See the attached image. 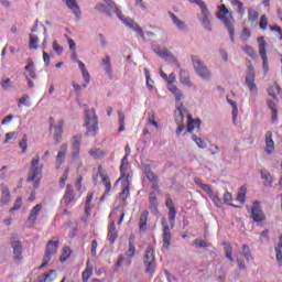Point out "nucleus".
Segmentation results:
<instances>
[{
    "mask_svg": "<svg viewBox=\"0 0 282 282\" xmlns=\"http://www.w3.org/2000/svg\"><path fill=\"white\" fill-rule=\"evenodd\" d=\"M175 122L177 124L176 135H181L183 133L184 129H186V124L188 133H193V131L199 127V122L193 120V117L184 109L183 105L176 107Z\"/></svg>",
    "mask_w": 282,
    "mask_h": 282,
    "instance_id": "1",
    "label": "nucleus"
},
{
    "mask_svg": "<svg viewBox=\"0 0 282 282\" xmlns=\"http://www.w3.org/2000/svg\"><path fill=\"white\" fill-rule=\"evenodd\" d=\"M217 19L223 23L226 30L229 33L231 42L235 43V18L230 10L226 7V4L218 6V10L216 12Z\"/></svg>",
    "mask_w": 282,
    "mask_h": 282,
    "instance_id": "2",
    "label": "nucleus"
},
{
    "mask_svg": "<svg viewBox=\"0 0 282 282\" xmlns=\"http://www.w3.org/2000/svg\"><path fill=\"white\" fill-rule=\"evenodd\" d=\"M110 224L108 226V240L110 243H116L118 239V230H116V221L118 226L124 220V212H121L118 208H115L109 216Z\"/></svg>",
    "mask_w": 282,
    "mask_h": 282,
    "instance_id": "3",
    "label": "nucleus"
},
{
    "mask_svg": "<svg viewBox=\"0 0 282 282\" xmlns=\"http://www.w3.org/2000/svg\"><path fill=\"white\" fill-rule=\"evenodd\" d=\"M192 3L198 6L200 8V13L198 15V21L204 30L207 32H213V14H210V10H208V6L203 0H192Z\"/></svg>",
    "mask_w": 282,
    "mask_h": 282,
    "instance_id": "4",
    "label": "nucleus"
},
{
    "mask_svg": "<svg viewBox=\"0 0 282 282\" xmlns=\"http://www.w3.org/2000/svg\"><path fill=\"white\" fill-rule=\"evenodd\" d=\"M159 74L161 78L165 80L166 87L169 91H171V94L174 95L175 100L177 102L184 100V94H182V90L177 88V86H175V82L177 80V75H175V73H171L170 75H166V73H164V70L162 69L159 70Z\"/></svg>",
    "mask_w": 282,
    "mask_h": 282,
    "instance_id": "5",
    "label": "nucleus"
},
{
    "mask_svg": "<svg viewBox=\"0 0 282 282\" xmlns=\"http://www.w3.org/2000/svg\"><path fill=\"white\" fill-rule=\"evenodd\" d=\"M110 8L111 10H113V13L118 17V19H120V21H122L127 25V28H130V30L137 32L141 41H144V30L140 28V25H138L133 21V19L124 17V14H122V11H120V9L117 8L116 3H110Z\"/></svg>",
    "mask_w": 282,
    "mask_h": 282,
    "instance_id": "6",
    "label": "nucleus"
},
{
    "mask_svg": "<svg viewBox=\"0 0 282 282\" xmlns=\"http://www.w3.org/2000/svg\"><path fill=\"white\" fill-rule=\"evenodd\" d=\"M192 63L195 70L196 76L202 78V80H210L213 78V73L208 68V66L204 65V62L197 55L192 56Z\"/></svg>",
    "mask_w": 282,
    "mask_h": 282,
    "instance_id": "7",
    "label": "nucleus"
},
{
    "mask_svg": "<svg viewBox=\"0 0 282 282\" xmlns=\"http://www.w3.org/2000/svg\"><path fill=\"white\" fill-rule=\"evenodd\" d=\"M143 264L145 268V274L153 276V274H155V249L152 246H149L145 249V253L143 256Z\"/></svg>",
    "mask_w": 282,
    "mask_h": 282,
    "instance_id": "8",
    "label": "nucleus"
},
{
    "mask_svg": "<svg viewBox=\"0 0 282 282\" xmlns=\"http://www.w3.org/2000/svg\"><path fill=\"white\" fill-rule=\"evenodd\" d=\"M85 122L87 135H95L98 133V116H96V110L91 109L85 112Z\"/></svg>",
    "mask_w": 282,
    "mask_h": 282,
    "instance_id": "9",
    "label": "nucleus"
},
{
    "mask_svg": "<svg viewBox=\"0 0 282 282\" xmlns=\"http://www.w3.org/2000/svg\"><path fill=\"white\" fill-rule=\"evenodd\" d=\"M41 162V156L36 154L32 160H31V165H30V172H29V178L28 182H39L42 177L43 173V165H40Z\"/></svg>",
    "mask_w": 282,
    "mask_h": 282,
    "instance_id": "10",
    "label": "nucleus"
},
{
    "mask_svg": "<svg viewBox=\"0 0 282 282\" xmlns=\"http://www.w3.org/2000/svg\"><path fill=\"white\" fill-rule=\"evenodd\" d=\"M152 50H153L154 54L156 56H160V58H163V61H166L167 63H172L177 68L181 67L180 62L177 61V58H175L173 56V53H171V51H169V48H166V47L160 48V46L153 45Z\"/></svg>",
    "mask_w": 282,
    "mask_h": 282,
    "instance_id": "11",
    "label": "nucleus"
},
{
    "mask_svg": "<svg viewBox=\"0 0 282 282\" xmlns=\"http://www.w3.org/2000/svg\"><path fill=\"white\" fill-rule=\"evenodd\" d=\"M58 252V240H51L47 243L45 254L43 257V263L40 265V270L47 267V263L52 261V257Z\"/></svg>",
    "mask_w": 282,
    "mask_h": 282,
    "instance_id": "12",
    "label": "nucleus"
},
{
    "mask_svg": "<svg viewBox=\"0 0 282 282\" xmlns=\"http://www.w3.org/2000/svg\"><path fill=\"white\" fill-rule=\"evenodd\" d=\"M254 80H256L254 66L249 65L247 75H246V85L250 94H252L253 96H257V94H259V90L257 88V84L254 83Z\"/></svg>",
    "mask_w": 282,
    "mask_h": 282,
    "instance_id": "13",
    "label": "nucleus"
},
{
    "mask_svg": "<svg viewBox=\"0 0 282 282\" xmlns=\"http://www.w3.org/2000/svg\"><path fill=\"white\" fill-rule=\"evenodd\" d=\"M135 254V243L133 241L129 242V250L127 253L119 256L117 261V268H121L123 264L131 265V257Z\"/></svg>",
    "mask_w": 282,
    "mask_h": 282,
    "instance_id": "14",
    "label": "nucleus"
},
{
    "mask_svg": "<svg viewBox=\"0 0 282 282\" xmlns=\"http://www.w3.org/2000/svg\"><path fill=\"white\" fill-rule=\"evenodd\" d=\"M158 195H162V191H160L159 185H152V192L149 197V208L153 215H158Z\"/></svg>",
    "mask_w": 282,
    "mask_h": 282,
    "instance_id": "15",
    "label": "nucleus"
},
{
    "mask_svg": "<svg viewBox=\"0 0 282 282\" xmlns=\"http://www.w3.org/2000/svg\"><path fill=\"white\" fill-rule=\"evenodd\" d=\"M70 58H72L73 63H77V65L80 69L82 76H83L84 82H85V84L83 85V87L85 89L91 80V76L89 75V70H87V66H85V63L78 61V55L76 53H73Z\"/></svg>",
    "mask_w": 282,
    "mask_h": 282,
    "instance_id": "16",
    "label": "nucleus"
},
{
    "mask_svg": "<svg viewBox=\"0 0 282 282\" xmlns=\"http://www.w3.org/2000/svg\"><path fill=\"white\" fill-rule=\"evenodd\" d=\"M259 43V55L262 59V68L264 74H268V70L270 69V66L268 64V54L265 52V40L263 37H258Z\"/></svg>",
    "mask_w": 282,
    "mask_h": 282,
    "instance_id": "17",
    "label": "nucleus"
},
{
    "mask_svg": "<svg viewBox=\"0 0 282 282\" xmlns=\"http://www.w3.org/2000/svg\"><path fill=\"white\" fill-rule=\"evenodd\" d=\"M251 217L253 221L258 224L265 219V214H263V209H261V205L258 200H256L251 207Z\"/></svg>",
    "mask_w": 282,
    "mask_h": 282,
    "instance_id": "18",
    "label": "nucleus"
},
{
    "mask_svg": "<svg viewBox=\"0 0 282 282\" xmlns=\"http://www.w3.org/2000/svg\"><path fill=\"white\" fill-rule=\"evenodd\" d=\"M11 248L13 249V260L15 263H21L23 261V246L21 241L13 240L11 242Z\"/></svg>",
    "mask_w": 282,
    "mask_h": 282,
    "instance_id": "19",
    "label": "nucleus"
},
{
    "mask_svg": "<svg viewBox=\"0 0 282 282\" xmlns=\"http://www.w3.org/2000/svg\"><path fill=\"white\" fill-rule=\"evenodd\" d=\"M129 185H127L120 193L119 198L116 200V208L122 210V208L127 207V204H129V202H127V199H129Z\"/></svg>",
    "mask_w": 282,
    "mask_h": 282,
    "instance_id": "20",
    "label": "nucleus"
},
{
    "mask_svg": "<svg viewBox=\"0 0 282 282\" xmlns=\"http://www.w3.org/2000/svg\"><path fill=\"white\" fill-rule=\"evenodd\" d=\"M62 203L66 206V208H72V206L76 204V198L74 197V189H72V185H67V189L62 199Z\"/></svg>",
    "mask_w": 282,
    "mask_h": 282,
    "instance_id": "21",
    "label": "nucleus"
},
{
    "mask_svg": "<svg viewBox=\"0 0 282 282\" xmlns=\"http://www.w3.org/2000/svg\"><path fill=\"white\" fill-rule=\"evenodd\" d=\"M178 80H180L181 85H183V87H187L188 89L195 87L193 82H191V76L188 75V72L184 68L180 69Z\"/></svg>",
    "mask_w": 282,
    "mask_h": 282,
    "instance_id": "22",
    "label": "nucleus"
},
{
    "mask_svg": "<svg viewBox=\"0 0 282 282\" xmlns=\"http://www.w3.org/2000/svg\"><path fill=\"white\" fill-rule=\"evenodd\" d=\"M67 149H68L67 143H63L61 145L56 156V161H55L56 169H61V166H63V164L65 163V158H67Z\"/></svg>",
    "mask_w": 282,
    "mask_h": 282,
    "instance_id": "23",
    "label": "nucleus"
},
{
    "mask_svg": "<svg viewBox=\"0 0 282 282\" xmlns=\"http://www.w3.org/2000/svg\"><path fill=\"white\" fill-rule=\"evenodd\" d=\"M163 226V248H169L171 246V227H169V224H166V218H163L162 220Z\"/></svg>",
    "mask_w": 282,
    "mask_h": 282,
    "instance_id": "24",
    "label": "nucleus"
},
{
    "mask_svg": "<svg viewBox=\"0 0 282 282\" xmlns=\"http://www.w3.org/2000/svg\"><path fill=\"white\" fill-rule=\"evenodd\" d=\"M264 143H265V153L268 155H272L274 153V140L272 139V131H267L264 135Z\"/></svg>",
    "mask_w": 282,
    "mask_h": 282,
    "instance_id": "25",
    "label": "nucleus"
},
{
    "mask_svg": "<svg viewBox=\"0 0 282 282\" xmlns=\"http://www.w3.org/2000/svg\"><path fill=\"white\" fill-rule=\"evenodd\" d=\"M51 129H54V140L57 144L61 143V140L63 138V131L65 129V123L63 121H59L57 124L53 126L51 123Z\"/></svg>",
    "mask_w": 282,
    "mask_h": 282,
    "instance_id": "26",
    "label": "nucleus"
},
{
    "mask_svg": "<svg viewBox=\"0 0 282 282\" xmlns=\"http://www.w3.org/2000/svg\"><path fill=\"white\" fill-rule=\"evenodd\" d=\"M169 17H170V19H172V23H173V25H175V28H176V30H178V32H186V30H188L186 22L180 20L175 15V13L169 12Z\"/></svg>",
    "mask_w": 282,
    "mask_h": 282,
    "instance_id": "27",
    "label": "nucleus"
},
{
    "mask_svg": "<svg viewBox=\"0 0 282 282\" xmlns=\"http://www.w3.org/2000/svg\"><path fill=\"white\" fill-rule=\"evenodd\" d=\"M41 210H43V205L37 204L35 205L30 213V216L28 218L29 224H31V226H34V224H36V219H39V215L41 214Z\"/></svg>",
    "mask_w": 282,
    "mask_h": 282,
    "instance_id": "28",
    "label": "nucleus"
},
{
    "mask_svg": "<svg viewBox=\"0 0 282 282\" xmlns=\"http://www.w3.org/2000/svg\"><path fill=\"white\" fill-rule=\"evenodd\" d=\"M131 169V164L127 162V160L122 159L121 160V165H120V173L121 177H119L115 185L118 186V183L122 182V178L126 177V180H129V174L127 175V172Z\"/></svg>",
    "mask_w": 282,
    "mask_h": 282,
    "instance_id": "29",
    "label": "nucleus"
},
{
    "mask_svg": "<svg viewBox=\"0 0 282 282\" xmlns=\"http://www.w3.org/2000/svg\"><path fill=\"white\" fill-rule=\"evenodd\" d=\"M261 180L263 181V186L265 188H272V185L274 184V178H272V174L268 170H261L260 171Z\"/></svg>",
    "mask_w": 282,
    "mask_h": 282,
    "instance_id": "30",
    "label": "nucleus"
},
{
    "mask_svg": "<svg viewBox=\"0 0 282 282\" xmlns=\"http://www.w3.org/2000/svg\"><path fill=\"white\" fill-rule=\"evenodd\" d=\"M106 3L107 4H97L96 10H98V12H104L105 14H108V17H111V14H116L113 12V9H111V3L113 2H111V0H106Z\"/></svg>",
    "mask_w": 282,
    "mask_h": 282,
    "instance_id": "31",
    "label": "nucleus"
},
{
    "mask_svg": "<svg viewBox=\"0 0 282 282\" xmlns=\"http://www.w3.org/2000/svg\"><path fill=\"white\" fill-rule=\"evenodd\" d=\"M269 96L275 101L279 102V97L281 96V87H279V85L273 84L271 86L268 87L267 89Z\"/></svg>",
    "mask_w": 282,
    "mask_h": 282,
    "instance_id": "32",
    "label": "nucleus"
},
{
    "mask_svg": "<svg viewBox=\"0 0 282 282\" xmlns=\"http://www.w3.org/2000/svg\"><path fill=\"white\" fill-rule=\"evenodd\" d=\"M106 74H108V78H113V70L111 68V57L106 55L101 63Z\"/></svg>",
    "mask_w": 282,
    "mask_h": 282,
    "instance_id": "33",
    "label": "nucleus"
},
{
    "mask_svg": "<svg viewBox=\"0 0 282 282\" xmlns=\"http://www.w3.org/2000/svg\"><path fill=\"white\" fill-rule=\"evenodd\" d=\"M26 74H25V78H32L33 80H35L36 78V68L34 67V62L33 61H29L28 65L24 67Z\"/></svg>",
    "mask_w": 282,
    "mask_h": 282,
    "instance_id": "34",
    "label": "nucleus"
},
{
    "mask_svg": "<svg viewBox=\"0 0 282 282\" xmlns=\"http://www.w3.org/2000/svg\"><path fill=\"white\" fill-rule=\"evenodd\" d=\"M67 8L74 12L75 17H80V7L76 0H64Z\"/></svg>",
    "mask_w": 282,
    "mask_h": 282,
    "instance_id": "35",
    "label": "nucleus"
},
{
    "mask_svg": "<svg viewBox=\"0 0 282 282\" xmlns=\"http://www.w3.org/2000/svg\"><path fill=\"white\" fill-rule=\"evenodd\" d=\"M93 274H94V267H91L90 262L87 261L86 269L82 273L83 282L89 281V279H91Z\"/></svg>",
    "mask_w": 282,
    "mask_h": 282,
    "instance_id": "36",
    "label": "nucleus"
},
{
    "mask_svg": "<svg viewBox=\"0 0 282 282\" xmlns=\"http://www.w3.org/2000/svg\"><path fill=\"white\" fill-rule=\"evenodd\" d=\"M98 173L101 177L104 186L106 187V195H109V193H111V182L109 181V176L102 175V167H99Z\"/></svg>",
    "mask_w": 282,
    "mask_h": 282,
    "instance_id": "37",
    "label": "nucleus"
},
{
    "mask_svg": "<svg viewBox=\"0 0 282 282\" xmlns=\"http://www.w3.org/2000/svg\"><path fill=\"white\" fill-rule=\"evenodd\" d=\"M144 173L149 182H152V186H155V185L158 186V176L153 174V171H151V167L145 166Z\"/></svg>",
    "mask_w": 282,
    "mask_h": 282,
    "instance_id": "38",
    "label": "nucleus"
},
{
    "mask_svg": "<svg viewBox=\"0 0 282 282\" xmlns=\"http://www.w3.org/2000/svg\"><path fill=\"white\" fill-rule=\"evenodd\" d=\"M149 220V213L143 212L140 216V220H139V230L141 232H144V230H147V221Z\"/></svg>",
    "mask_w": 282,
    "mask_h": 282,
    "instance_id": "39",
    "label": "nucleus"
},
{
    "mask_svg": "<svg viewBox=\"0 0 282 282\" xmlns=\"http://www.w3.org/2000/svg\"><path fill=\"white\" fill-rule=\"evenodd\" d=\"M224 246L226 259H228L230 263H235V258H232V245H230V242H226Z\"/></svg>",
    "mask_w": 282,
    "mask_h": 282,
    "instance_id": "40",
    "label": "nucleus"
},
{
    "mask_svg": "<svg viewBox=\"0 0 282 282\" xmlns=\"http://www.w3.org/2000/svg\"><path fill=\"white\" fill-rule=\"evenodd\" d=\"M94 199V193H90L86 197L85 202V215L86 217H89L91 215V200Z\"/></svg>",
    "mask_w": 282,
    "mask_h": 282,
    "instance_id": "41",
    "label": "nucleus"
},
{
    "mask_svg": "<svg viewBox=\"0 0 282 282\" xmlns=\"http://www.w3.org/2000/svg\"><path fill=\"white\" fill-rule=\"evenodd\" d=\"M192 140L195 142L198 149H206L208 147V140L206 139H202V138H197V135H193Z\"/></svg>",
    "mask_w": 282,
    "mask_h": 282,
    "instance_id": "42",
    "label": "nucleus"
},
{
    "mask_svg": "<svg viewBox=\"0 0 282 282\" xmlns=\"http://www.w3.org/2000/svg\"><path fill=\"white\" fill-rule=\"evenodd\" d=\"M275 257L279 265H282V236L280 237L279 243L275 247Z\"/></svg>",
    "mask_w": 282,
    "mask_h": 282,
    "instance_id": "43",
    "label": "nucleus"
},
{
    "mask_svg": "<svg viewBox=\"0 0 282 282\" xmlns=\"http://www.w3.org/2000/svg\"><path fill=\"white\" fill-rule=\"evenodd\" d=\"M39 35L31 34L30 42H29V50H39Z\"/></svg>",
    "mask_w": 282,
    "mask_h": 282,
    "instance_id": "44",
    "label": "nucleus"
},
{
    "mask_svg": "<svg viewBox=\"0 0 282 282\" xmlns=\"http://www.w3.org/2000/svg\"><path fill=\"white\" fill-rule=\"evenodd\" d=\"M88 154L90 158H94L95 160H100V158H105V153L101 152L98 148H93L88 151Z\"/></svg>",
    "mask_w": 282,
    "mask_h": 282,
    "instance_id": "45",
    "label": "nucleus"
},
{
    "mask_svg": "<svg viewBox=\"0 0 282 282\" xmlns=\"http://www.w3.org/2000/svg\"><path fill=\"white\" fill-rule=\"evenodd\" d=\"M209 199L217 206V208H221L224 206V203L221 202V198H219V194L212 192L209 195Z\"/></svg>",
    "mask_w": 282,
    "mask_h": 282,
    "instance_id": "46",
    "label": "nucleus"
},
{
    "mask_svg": "<svg viewBox=\"0 0 282 282\" xmlns=\"http://www.w3.org/2000/svg\"><path fill=\"white\" fill-rule=\"evenodd\" d=\"M246 193H247V187L246 185H242L237 196V202H239V204H246Z\"/></svg>",
    "mask_w": 282,
    "mask_h": 282,
    "instance_id": "47",
    "label": "nucleus"
},
{
    "mask_svg": "<svg viewBox=\"0 0 282 282\" xmlns=\"http://www.w3.org/2000/svg\"><path fill=\"white\" fill-rule=\"evenodd\" d=\"M80 142H83V134H75L72 138V148L73 149H80Z\"/></svg>",
    "mask_w": 282,
    "mask_h": 282,
    "instance_id": "48",
    "label": "nucleus"
},
{
    "mask_svg": "<svg viewBox=\"0 0 282 282\" xmlns=\"http://www.w3.org/2000/svg\"><path fill=\"white\" fill-rule=\"evenodd\" d=\"M54 274H56L55 271H51L42 276L39 278L40 282H53L54 281Z\"/></svg>",
    "mask_w": 282,
    "mask_h": 282,
    "instance_id": "49",
    "label": "nucleus"
},
{
    "mask_svg": "<svg viewBox=\"0 0 282 282\" xmlns=\"http://www.w3.org/2000/svg\"><path fill=\"white\" fill-rule=\"evenodd\" d=\"M124 112L122 111H118V121H119V133H122V131H124Z\"/></svg>",
    "mask_w": 282,
    "mask_h": 282,
    "instance_id": "50",
    "label": "nucleus"
},
{
    "mask_svg": "<svg viewBox=\"0 0 282 282\" xmlns=\"http://www.w3.org/2000/svg\"><path fill=\"white\" fill-rule=\"evenodd\" d=\"M176 215H177V212L175 210V208L169 209V221H170L171 228H175V217H176Z\"/></svg>",
    "mask_w": 282,
    "mask_h": 282,
    "instance_id": "51",
    "label": "nucleus"
},
{
    "mask_svg": "<svg viewBox=\"0 0 282 282\" xmlns=\"http://www.w3.org/2000/svg\"><path fill=\"white\" fill-rule=\"evenodd\" d=\"M248 19L251 23L257 22L259 20V12H257L254 9H249Z\"/></svg>",
    "mask_w": 282,
    "mask_h": 282,
    "instance_id": "52",
    "label": "nucleus"
},
{
    "mask_svg": "<svg viewBox=\"0 0 282 282\" xmlns=\"http://www.w3.org/2000/svg\"><path fill=\"white\" fill-rule=\"evenodd\" d=\"M231 6H235L238 8L239 14H243L246 12V9L243 8V2L239 0H230Z\"/></svg>",
    "mask_w": 282,
    "mask_h": 282,
    "instance_id": "53",
    "label": "nucleus"
},
{
    "mask_svg": "<svg viewBox=\"0 0 282 282\" xmlns=\"http://www.w3.org/2000/svg\"><path fill=\"white\" fill-rule=\"evenodd\" d=\"M69 257H72V249H69V247H64L63 253L61 257L62 263L67 261L69 259Z\"/></svg>",
    "mask_w": 282,
    "mask_h": 282,
    "instance_id": "54",
    "label": "nucleus"
},
{
    "mask_svg": "<svg viewBox=\"0 0 282 282\" xmlns=\"http://www.w3.org/2000/svg\"><path fill=\"white\" fill-rule=\"evenodd\" d=\"M242 254L247 261H252V254L250 253V247H248V245L242 246Z\"/></svg>",
    "mask_w": 282,
    "mask_h": 282,
    "instance_id": "55",
    "label": "nucleus"
},
{
    "mask_svg": "<svg viewBox=\"0 0 282 282\" xmlns=\"http://www.w3.org/2000/svg\"><path fill=\"white\" fill-rule=\"evenodd\" d=\"M0 86L4 91H8V89H12V80L10 78L1 80Z\"/></svg>",
    "mask_w": 282,
    "mask_h": 282,
    "instance_id": "56",
    "label": "nucleus"
},
{
    "mask_svg": "<svg viewBox=\"0 0 282 282\" xmlns=\"http://www.w3.org/2000/svg\"><path fill=\"white\" fill-rule=\"evenodd\" d=\"M24 106V107H30V96H28V95H24L22 98H20V100H19V104H18V107H20L21 108V106Z\"/></svg>",
    "mask_w": 282,
    "mask_h": 282,
    "instance_id": "57",
    "label": "nucleus"
},
{
    "mask_svg": "<svg viewBox=\"0 0 282 282\" xmlns=\"http://www.w3.org/2000/svg\"><path fill=\"white\" fill-rule=\"evenodd\" d=\"M268 15L263 14L261 15L260 18V23H259V26H260V30H267L268 29Z\"/></svg>",
    "mask_w": 282,
    "mask_h": 282,
    "instance_id": "58",
    "label": "nucleus"
},
{
    "mask_svg": "<svg viewBox=\"0 0 282 282\" xmlns=\"http://www.w3.org/2000/svg\"><path fill=\"white\" fill-rule=\"evenodd\" d=\"M10 199H11V197H10V191H9V189H4V191L2 192V197H1L2 204H10Z\"/></svg>",
    "mask_w": 282,
    "mask_h": 282,
    "instance_id": "59",
    "label": "nucleus"
},
{
    "mask_svg": "<svg viewBox=\"0 0 282 282\" xmlns=\"http://www.w3.org/2000/svg\"><path fill=\"white\" fill-rule=\"evenodd\" d=\"M23 206V198L19 197L15 199L13 207L10 209V213H14V210H19Z\"/></svg>",
    "mask_w": 282,
    "mask_h": 282,
    "instance_id": "60",
    "label": "nucleus"
},
{
    "mask_svg": "<svg viewBox=\"0 0 282 282\" xmlns=\"http://www.w3.org/2000/svg\"><path fill=\"white\" fill-rule=\"evenodd\" d=\"M53 50L56 52L57 56L63 55V46H59L57 41H53Z\"/></svg>",
    "mask_w": 282,
    "mask_h": 282,
    "instance_id": "61",
    "label": "nucleus"
},
{
    "mask_svg": "<svg viewBox=\"0 0 282 282\" xmlns=\"http://www.w3.org/2000/svg\"><path fill=\"white\" fill-rule=\"evenodd\" d=\"M134 3L138 8H141L143 12H147V10H149V6L143 0H135Z\"/></svg>",
    "mask_w": 282,
    "mask_h": 282,
    "instance_id": "62",
    "label": "nucleus"
},
{
    "mask_svg": "<svg viewBox=\"0 0 282 282\" xmlns=\"http://www.w3.org/2000/svg\"><path fill=\"white\" fill-rule=\"evenodd\" d=\"M276 102H279V101H275L274 99L267 101L268 108L270 109L271 112L272 111H279L278 108H276Z\"/></svg>",
    "mask_w": 282,
    "mask_h": 282,
    "instance_id": "63",
    "label": "nucleus"
},
{
    "mask_svg": "<svg viewBox=\"0 0 282 282\" xmlns=\"http://www.w3.org/2000/svg\"><path fill=\"white\" fill-rule=\"evenodd\" d=\"M194 246H195L196 248H207V247H208V243H206L205 240L196 239V240L194 241Z\"/></svg>",
    "mask_w": 282,
    "mask_h": 282,
    "instance_id": "64",
    "label": "nucleus"
}]
</instances>
